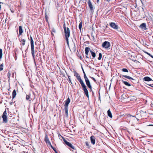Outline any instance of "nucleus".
Instances as JSON below:
<instances>
[{
  "mask_svg": "<svg viewBox=\"0 0 153 153\" xmlns=\"http://www.w3.org/2000/svg\"><path fill=\"white\" fill-rule=\"evenodd\" d=\"M65 36L67 43L68 45H69L68 38L70 36V30L69 28L67 27V29L64 30Z\"/></svg>",
  "mask_w": 153,
  "mask_h": 153,
  "instance_id": "1",
  "label": "nucleus"
},
{
  "mask_svg": "<svg viewBox=\"0 0 153 153\" xmlns=\"http://www.w3.org/2000/svg\"><path fill=\"white\" fill-rule=\"evenodd\" d=\"M110 45V43L108 41H105L102 44V47L107 49H109Z\"/></svg>",
  "mask_w": 153,
  "mask_h": 153,
  "instance_id": "2",
  "label": "nucleus"
},
{
  "mask_svg": "<svg viewBox=\"0 0 153 153\" xmlns=\"http://www.w3.org/2000/svg\"><path fill=\"white\" fill-rule=\"evenodd\" d=\"M74 76L76 77L77 79L79 81L81 85L84 83L81 79L80 76L77 73L75 72H74Z\"/></svg>",
  "mask_w": 153,
  "mask_h": 153,
  "instance_id": "3",
  "label": "nucleus"
},
{
  "mask_svg": "<svg viewBox=\"0 0 153 153\" xmlns=\"http://www.w3.org/2000/svg\"><path fill=\"white\" fill-rule=\"evenodd\" d=\"M82 86L83 89V91L85 94L88 97V98L89 97L88 92L86 88V86L84 83L81 85Z\"/></svg>",
  "mask_w": 153,
  "mask_h": 153,
  "instance_id": "4",
  "label": "nucleus"
},
{
  "mask_svg": "<svg viewBox=\"0 0 153 153\" xmlns=\"http://www.w3.org/2000/svg\"><path fill=\"white\" fill-rule=\"evenodd\" d=\"M90 48L87 47H86L85 48V53L86 54V58H91V55H88V52L89 51L90 52Z\"/></svg>",
  "mask_w": 153,
  "mask_h": 153,
  "instance_id": "5",
  "label": "nucleus"
},
{
  "mask_svg": "<svg viewBox=\"0 0 153 153\" xmlns=\"http://www.w3.org/2000/svg\"><path fill=\"white\" fill-rule=\"evenodd\" d=\"M2 117L3 118V121L5 123H7L8 120L7 113L6 110L4 111L2 116Z\"/></svg>",
  "mask_w": 153,
  "mask_h": 153,
  "instance_id": "6",
  "label": "nucleus"
},
{
  "mask_svg": "<svg viewBox=\"0 0 153 153\" xmlns=\"http://www.w3.org/2000/svg\"><path fill=\"white\" fill-rule=\"evenodd\" d=\"M62 137L63 139V140L65 143L68 146L70 147L71 149H75L73 145L71 144V143L67 141L63 137Z\"/></svg>",
  "mask_w": 153,
  "mask_h": 153,
  "instance_id": "7",
  "label": "nucleus"
},
{
  "mask_svg": "<svg viewBox=\"0 0 153 153\" xmlns=\"http://www.w3.org/2000/svg\"><path fill=\"white\" fill-rule=\"evenodd\" d=\"M86 83L87 86L90 89L91 91L92 90V87L91 85L90 82L89 81V80L88 79V78H87L85 79Z\"/></svg>",
  "mask_w": 153,
  "mask_h": 153,
  "instance_id": "8",
  "label": "nucleus"
},
{
  "mask_svg": "<svg viewBox=\"0 0 153 153\" xmlns=\"http://www.w3.org/2000/svg\"><path fill=\"white\" fill-rule=\"evenodd\" d=\"M110 26L112 28L115 30H117L118 29V27L115 23L111 22L110 24Z\"/></svg>",
  "mask_w": 153,
  "mask_h": 153,
  "instance_id": "9",
  "label": "nucleus"
},
{
  "mask_svg": "<svg viewBox=\"0 0 153 153\" xmlns=\"http://www.w3.org/2000/svg\"><path fill=\"white\" fill-rule=\"evenodd\" d=\"M70 102V100L69 98H68L67 100L65 102V104L64 105L65 108H68V106Z\"/></svg>",
  "mask_w": 153,
  "mask_h": 153,
  "instance_id": "10",
  "label": "nucleus"
},
{
  "mask_svg": "<svg viewBox=\"0 0 153 153\" xmlns=\"http://www.w3.org/2000/svg\"><path fill=\"white\" fill-rule=\"evenodd\" d=\"M31 51V54L33 58L35 56V51L34 47V44L30 45Z\"/></svg>",
  "mask_w": 153,
  "mask_h": 153,
  "instance_id": "11",
  "label": "nucleus"
},
{
  "mask_svg": "<svg viewBox=\"0 0 153 153\" xmlns=\"http://www.w3.org/2000/svg\"><path fill=\"white\" fill-rule=\"evenodd\" d=\"M90 139L91 143L93 145L95 144V137L93 136H92L90 137Z\"/></svg>",
  "mask_w": 153,
  "mask_h": 153,
  "instance_id": "12",
  "label": "nucleus"
},
{
  "mask_svg": "<svg viewBox=\"0 0 153 153\" xmlns=\"http://www.w3.org/2000/svg\"><path fill=\"white\" fill-rule=\"evenodd\" d=\"M140 27L144 30H146L147 28H146V25L145 23H143L140 26Z\"/></svg>",
  "mask_w": 153,
  "mask_h": 153,
  "instance_id": "13",
  "label": "nucleus"
},
{
  "mask_svg": "<svg viewBox=\"0 0 153 153\" xmlns=\"http://www.w3.org/2000/svg\"><path fill=\"white\" fill-rule=\"evenodd\" d=\"M88 5L90 10H93V7L90 0H88Z\"/></svg>",
  "mask_w": 153,
  "mask_h": 153,
  "instance_id": "14",
  "label": "nucleus"
},
{
  "mask_svg": "<svg viewBox=\"0 0 153 153\" xmlns=\"http://www.w3.org/2000/svg\"><path fill=\"white\" fill-rule=\"evenodd\" d=\"M128 98L131 101H133L134 100H136V97L135 96H129Z\"/></svg>",
  "mask_w": 153,
  "mask_h": 153,
  "instance_id": "15",
  "label": "nucleus"
},
{
  "mask_svg": "<svg viewBox=\"0 0 153 153\" xmlns=\"http://www.w3.org/2000/svg\"><path fill=\"white\" fill-rule=\"evenodd\" d=\"M19 32L20 35H21L23 32L22 27L21 26H20L19 27Z\"/></svg>",
  "mask_w": 153,
  "mask_h": 153,
  "instance_id": "16",
  "label": "nucleus"
},
{
  "mask_svg": "<svg viewBox=\"0 0 153 153\" xmlns=\"http://www.w3.org/2000/svg\"><path fill=\"white\" fill-rule=\"evenodd\" d=\"M144 80L145 81H149L152 80V79L149 77L148 76L145 77L144 78Z\"/></svg>",
  "mask_w": 153,
  "mask_h": 153,
  "instance_id": "17",
  "label": "nucleus"
},
{
  "mask_svg": "<svg viewBox=\"0 0 153 153\" xmlns=\"http://www.w3.org/2000/svg\"><path fill=\"white\" fill-rule=\"evenodd\" d=\"M16 90L14 89L13 90V91L12 93V97L13 99L15 98L16 95Z\"/></svg>",
  "mask_w": 153,
  "mask_h": 153,
  "instance_id": "18",
  "label": "nucleus"
},
{
  "mask_svg": "<svg viewBox=\"0 0 153 153\" xmlns=\"http://www.w3.org/2000/svg\"><path fill=\"white\" fill-rule=\"evenodd\" d=\"M107 114L108 116L111 118H112V114L110 111V109L108 110L107 111Z\"/></svg>",
  "mask_w": 153,
  "mask_h": 153,
  "instance_id": "19",
  "label": "nucleus"
},
{
  "mask_svg": "<svg viewBox=\"0 0 153 153\" xmlns=\"http://www.w3.org/2000/svg\"><path fill=\"white\" fill-rule=\"evenodd\" d=\"M122 82L125 85H126L130 86L131 85L128 82L124 81L123 80H122Z\"/></svg>",
  "mask_w": 153,
  "mask_h": 153,
  "instance_id": "20",
  "label": "nucleus"
},
{
  "mask_svg": "<svg viewBox=\"0 0 153 153\" xmlns=\"http://www.w3.org/2000/svg\"><path fill=\"white\" fill-rule=\"evenodd\" d=\"M90 52L91 54V55L93 57V58H94L96 56V53H95L92 51L91 50L90 51Z\"/></svg>",
  "mask_w": 153,
  "mask_h": 153,
  "instance_id": "21",
  "label": "nucleus"
},
{
  "mask_svg": "<svg viewBox=\"0 0 153 153\" xmlns=\"http://www.w3.org/2000/svg\"><path fill=\"white\" fill-rule=\"evenodd\" d=\"M65 112L66 115V117L68 118V108H65Z\"/></svg>",
  "mask_w": 153,
  "mask_h": 153,
  "instance_id": "22",
  "label": "nucleus"
},
{
  "mask_svg": "<svg viewBox=\"0 0 153 153\" xmlns=\"http://www.w3.org/2000/svg\"><path fill=\"white\" fill-rule=\"evenodd\" d=\"M123 77H125L127 79H131L132 80H134V79L132 78V77L129 76H128L127 75H123Z\"/></svg>",
  "mask_w": 153,
  "mask_h": 153,
  "instance_id": "23",
  "label": "nucleus"
},
{
  "mask_svg": "<svg viewBox=\"0 0 153 153\" xmlns=\"http://www.w3.org/2000/svg\"><path fill=\"white\" fill-rule=\"evenodd\" d=\"M51 31L52 35L54 36V34L53 33H55L56 32L55 29L54 28H53L51 30Z\"/></svg>",
  "mask_w": 153,
  "mask_h": 153,
  "instance_id": "24",
  "label": "nucleus"
},
{
  "mask_svg": "<svg viewBox=\"0 0 153 153\" xmlns=\"http://www.w3.org/2000/svg\"><path fill=\"white\" fill-rule=\"evenodd\" d=\"M45 140L46 143L49 141L47 135L45 136Z\"/></svg>",
  "mask_w": 153,
  "mask_h": 153,
  "instance_id": "25",
  "label": "nucleus"
},
{
  "mask_svg": "<svg viewBox=\"0 0 153 153\" xmlns=\"http://www.w3.org/2000/svg\"><path fill=\"white\" fill-rule=\"evenodd\" d=\"M2 49H0V59H1L2 58Z\"/></svg>",
  "mask_w": 153,
  "mask_h": 153,
  "instance_id": "26",
  "label": "nucleus"
},
{
  "mask_svg": "<svg viewBox=\"0 0 153 153\" xmlns=\"http://www.w3.org/2000/svg\"><path fill=\"white\" fill-rule=\"evenodd\" d=\"M99 57L98 58V60H100L102 58V54L101 53H99Z\"/></svg>",
  "mask_w": 153,
  "mask_h": 153,
  "instance_id": "27",
  "label": "nucleus"
},
{
  "mask_svg": "<svg viewBox=\"0 0 153 153\" xmlns=\"http://www.w3.org/2000/svg\"><path fill=\"white\" fill-rule=\"evenodd\" d=\"M30 45L34 44V42L32 37H30Z\"/></svg>",
  "mask_w": 153,
  "mask_h": 153,
  "instance_id": "28",
  "label": "nucleus"
},
{
  "mask_svg": "<svg viewBox=\"0 0 153 153\" xmlns=\"http://www.w3.org/2000/svg\"><path fill=\"white\" fill-rule=\"evenodd\" d=\"M122 70L124 72H128V70L127 69H126V68H123V69H122Z\"/></svg>",
  "mask_w": 153,
  "mask_h": 153,
  "instance_id": "29",
  "label": "nucleus"
},
{
  "mask_svg": "<svg viewBox=\"0 0 153 153\" xmlns=\"http://www.w3.org/2000/svg\"><path fill=\"white\" fill-rule=\"evenodd\" d=\"M3 64H1L0 65V71H1L3 70Z\"/></svg>",
  "mask_w": 153,
  "mask_h": 153,
  "instance_id": "30",
  "label": "nucleus"
},
{
  "mask_svg": "<svg viewBox=\"0 0 153 153\" xmlns=\"http://www.w3.org/2000/svg\"><path fill=\"white\" fill-rule=\"evenodd\" d=\"M82 70H83V74H84V79H86V78H88L87 77L86 75V74L83 70V69H82Z\"/></svg>",
  "mask_w": 153,
  "mask_h": 153,
  "instance_id": "31",
  "label": "nucleus"
},
{
  "mask_svg": "<svg viewBox=\"0 0 153 153\" xmlns=\"http://www.w3.org/2000/svg\"><path fill=\"white\" fill-rule=\"evenodd\" d=\"M82 27V22H81L79 23V27L80 29V30H81V28Z\"/></svg>",
  "mask_w": 153,
  "mask_h": 153,
  "instance_id": "32",
  "label": "nucleus"
},
{
  "mask_svg": "<svg viewBox=\"0 0 153 153\" xmlns=\"http://www.w3.org/2000/svg\"><path fill=\"white\" fill-rule=\"evenodd\" d=\"M63 27L64 30H65V29H67V27H66L65 24V23H64V24H63Z\"/></svg>",
  "mask_w": 153,
  "mask_h": 153,
  "instance_id": "33",
  "label": "nucleus"
},
{
  "mask_svg": "<svg viewBox=\"0 0 153 153\" xmlns=\"http://www.w3.org/2000/svg\"><path fill=\"white\" fill-rule=\"evenodd\" d=\"M22 41H23V42L22 43V44L23 45H25V40L24 39H23Z\"/></svg>",
  "mask_w": 153,
  "mask_h": 153,
  "instance_id": "34",
  "label": "nucleus"
},
{
  "mask_svg": "<svg viewBox=\"0 0 153 153\" xmlns=\"http://www.w3.org/2000/svg\"><path fill=\"white\" fill-rule=\"evenodd\" d=\"M47 143L51 147L52 146V145L50 141L48 142Z\"/></svg>",
  "mask_w": 153,
  "mask_h": 153,
  "instance_id": "35",
  "label": "nucleus"
},
{
  "mask_svg": "<svg viewBox=\"0 0 153 153\" xmlns=\"http://www.w3.org/2000/svg\"><path fill=\"white\" fill-rule=\"evenodd\" d=\"M30 98V96L29 95H27L26 97V99L27 100H28Z\"/></svg>",
  "mask_w": 153,
  "mask_h": 153,
  "instance_id": "36",
  "label": "nucleus"
},
{
  "mask_svg": "<svg viewBox=\"0 0 153 153\" xmlns=\"http://www.w3.org/2000/svg\"><path fill=\"white\" fill-rule=\"evenodd\" d=\"M70 76H68V80H69V81H70V82L72 83V82L71 81V79L70 78Z\"/></svg>",
  "mask_w": 153,
  "mask_h": 153,
  "instance_id": "37",
  "label": "nucleus"
},
{
  "mask_svg": "<svg viewBox=\"0 0 153 153\" xmlns=\"http://www.w3.org/2000/svg\"><path fill=\"white\" fill-rule=\"evenodd\" d=\"M51 148L53 150L55 151H56V149L54 147H53L52 146H51Z\"/></svg>",
  "mask_w": 153,
  "mask_h": 153,
  "instance_id": "38",
  "label": "nucleus"
},
{
  "mask_svg": "<svg viewBox=\"0 0 153 153\" xmlns=\"http://www.w3.org/2000/svg\"><path fill=\"white\" fill-rule=\"evenodd\" d=\"M144 53H146L149 56L150 55V54L149 53H148V52H147L145 51H144Z\"/></svg>",
  "mask_w": 153,
  "mask_h": 153,
  "instance_id": "39",
  "label": "nucleus"
},
{
  "mask_svg": "<svg viewBox=\"0 0 153 153\" xmlns=\"http://www.w3.org/2000/svg\"><path fill=\"white\" fill-rule=\"evenodd\" d=\"M149 56H150L151 57H152V58H153V56L150 54V55H149Z\"/></svg>",
  "mask_w": 153,
  "mask_h": 153,
  "instance_id": "40",
  "label": "nucleus"
},
{
  "mask_svg": "<svg viewBox=\"0 0 153 153\" xmlns=\"http://www.w3.org/2000/svg\"><path fill=\"white\" fill-rule=\"evenodd\" d=\"M86 145L87 146H88L89 145H88V143L87 142H86Z\"/></svg>",
  "mask_w": 153,
  "mask_h": 153,
  "instance_id": "41",
  "label": "nucleus"
},
{
  "mask_svg": "<svg viewBox=\"0 0 153 153\" xmlns=\"http://www.w3.org/2000/svg\"><path fill=\"white\" fill-rule=\"evenodd\" d=\"M133 117H134V119H136L137 120H138V119L137 118L135 117L134 116H133Z\"/></svg>",
  "mask_w": 153,
  "mask_h": 153,
  "instance_id": "42",
  "label": "nucleus"
},
{
  "mask_svg": "<svg viewBox=\"0 0 153 153\" xmlns=\"http://www.w3.org/2000/svg\"><path fill=\"white\" fill-rule=\"evenodd\" d=\"M111 0H106V1L109 2Z\"/></svg>",
  "mask_w": 153,
  "mask_h": 153,
  "instance_id": "43",
  "label": "nucleus"
},
{
  "mask_svg": "<svg viewBox=\"0 0 153 153\" xmlns=\"http://www.w3.org/2000/svg\"><path fill=\"white\" fill-rule=\"evenodd\" d=\"M149 126H153V125H148Z\"/></svg>",
  "mask_w": 153,
  "mask_h": 153,
  "instance_id": "44",
  "label": "nucleus"
},
{
  "mask_svg": "<svg viewBox=\"0 0 153 153\" xmlns=\"http://www.w3.org/2000/svg\"><path fill=\"white\" fill-rule=\"evenodd\" d=\"M99 1V0H97V2H98Z\"/></svg>",
  "mask_w": 153,
  "mask_h": 153,
  "instance_id": "45",
  "label": "nucleus"
},
{
  "mask_svg": "<svg viewBox=\"0 0 153 153\" xmlns=\"http://www.w3.org/2000/svg\"><path fill=\"white\" fill-rule=\"evenodd\" d=\"M93 79H94V80H95V79L94 78H93Z\"/></svg>",
  "mask_w": 153,
  "mask_h": 153,
  "instance_id": "46",
  "label": "nucleus"
}]
</instances>
